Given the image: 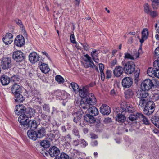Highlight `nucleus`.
Segmentation results:
<instances>
[{"label": "nucleus", "instance_id": "obj_1", "mask_svg": "<svg viewBox=\"0 0 159 159\" xmlns=\"http://www.w3.org/2000/svg\"><path fill=\"white\" fill-rule=\"evenodd\" d=\"M122 64L124 65V70L126 74H130L135 71V64L132 61H128L125 63L122 61Z\"/></svg>", "mask_w": 159, "mask_h": 159}, {"label": "nucleus", "instance_id": "obj_2", "mask_svg": "<svg viewBox=\"0 0 159 159\" xmlns=\"http://www.w3.org/2000/svg\"><path fill=\"white\" fill-rule=\"evenodd\" d=\"M155 105L152 101L148 102L143 110L145 114L149 116L154 112L155 110Z\"/></svg>", "mask_w": 159, "mask_h": 159}, {"label": "nucleus", "instance_id": "obj_3", "mask_svg": "<svg viewBox=\"0 0 159 159\" xmlns=\"http://www.w3.org/2000/svg\"><path fill=\"white\" fill-rule=\"evenodd\" d=\"M1 66L3 69H7L11 66V59L10 57H4L1 59Z\"/></svg>", "mask_w": 159, "mask_h": 159}, {"label": "nucleus", "instance_id": "obj_4", "mask_svg": "<svg viewBox=\"0 0 159 159\" xmlns=\"http://www.w3.org/2000/svg\"><path fill=\"white\" fill-rule=\"evenodd\" d=\"M25 57L24 54L21 51L19 50L14 52L12 55L13 59L17 62L22 61Z\"/></svg>", "mask_w": 159, "mask_h": 159}, {"label": "nucleus", "instance_id": "obj_5", "mask_svg": "<svg viewBox=\"0 0 159 159\" xmlns=\"http://www.w3.org/2000/svg\"><path fill=\"white\" fill-rule=\"evenodd\" d=\"M153 86L154 84L152 80L149 79L144 80L141 84L142 89L145 91L149 90Z\"/></svg>", "mask_w": 159, "mask_h": 159}, {"label": "nucleus", "instance_id": "obj_6", "mask_svg": "<svg viewBox=\"0 0 159 159\" xmlns=\"http://www.w3.org/2000/svg\"><path fill=\"white\" fill-rule=\"evenodd\" d=\"M14 43L17 46L22 47L25 43L24 38L22 35L17 36L14 40Z\"/></svg>", "mask_w": 159, "mask_h": 159}, {"label": "nucleus", "instance_id": "obj_7", "mask_svg": "<svg viewBox=\"0 0 159 159\" xmlns=\"http://www.w3.org/2000/svg\"><path fill=\"white\" fill-rule=\"evenodd\" d=\"M3 42L6 45L10 44L13 40L12 34L11 33H7L2 38Z\"/></svg>", "mask_w": 159, "mask_h": 159}, {"label": "nucleus", "instance_id": "obj_8", "mask_svg": "<svg viewBox=\"0 0 159 159\" xmlns=\"http://www.w3.org/2000/svg\"><path fill=\"white\" fill-rule=\"evenodd\" d=\"M25 107L22 105H16L15 107V112L16 114L18 115H25L26 111Z\"/></svg>", "mask_w": 159, "mask_h": 159}, {"label": "nucleus", "instance_id": "obj_9", "mask_svg": "<svg viewBox=\"0 0 159 159\" xmlns=\"http://www.w3.org/2000/svg\"><path fill=\"white\" fill-rule=\"evenodd\" d=\"M40 57L35 52H33L30 53L29 56V59L30 62L33 64L35 63L38 61H39Z\"/></svg>", "mask_w": 159, "mask_h": 159}, {"label": "nucleus", "instance_id": "obj_10", "mask_svg": "<svg viewBox=\"0 0 159 159\" xmlns=\"http://www.w3.org/2000/svg\"><path fill=\"white\" fill-rule=\"evenodd\" d=\"M143 89L138 90L136 92V96L140 99H145L148 100L150 98L149 94Z\"/></svg>", "mask_w": 159, "mask_h": 159}, {"label": "nucleus", "instance_id": "obj_11", "mask_svg": "<svg viewBox=\"0 0 159 159\" xmlns=\"http://www.w3.org/2000/svg\"><path fill=\"white\" fill-rule=\"evenodd\" d=\"M121 83L124 87L125 88H129L132 84V80L129 77H125L122 80Z\"/></svg>", "mask_w": 159, "mask_h": 159}, {"label": "nucleus", "instance_id": "obj_12", "mask_svg": "<svg viewBox=\"0 0 159 159\" xmlns=\"http://www.w3.org/2000/svg\"><path fill=\"white\" fill-rule=\"evenodd\" d=\"M29 120L28 118L25 115L20 116L18 119V121L21 126H23L22 127L25 128L28 123Z\"/></svg>", "mask_w": 159, "mask_h": 159}, {"label": "nucleus", "instance_id": "obj_13", "mask_svg": "<svg viewBox=\"0 0 159 159\" xmlns=\"http://www.w3.org/2000/svg\"><path fill=\"white\" fill-rule=\"evenodd\" d=\"M85 99L90 105H94L96 103V98L93 94L92 93H89Z\"/></svg>", "mask_w": 159, "mask_h": 159}, {"label": "nucleus", "instance_id": "obj_14", "mask_svg": "<svg viewBox=\"0 0 159 159\" xmlns=\"http://www.w3.org/2000/svg\"><path fill=\"white\" fill-rule=\"evenodd\" d=\"M100 112L105 115H108L111 112L110 107L106 104H103L100 107Z\"/></svg>", "mask_w": 159, "mask_h": 159}, {"label": "nucleus", "instance_id": "obj_15", "mask_svg": "<svg viewBox=\"0 0 159 159\" xmlns=\"http://www.w3.org/2000/svg\"><path fill=\"white\" fill-rule=\"evenodd\" d=\"M48 153L51 157H54L59 155L60 151L57 148L53 146L49 149Z\"/></svg>", "mask_w": 159, "mask_h": 159}, {"label": "nucleus", "instance_id": "obj_16", "mask_svg": "<svg viewBox=\"0 0 159 159\" xmlns=\"http://www.w3.org/2000/svg\"><path fill=\"white\" fill-rule=\"evenodd\" d=\"M79 95L81 98H84L89 94L88 90L86 87H83L79 89Z\"/></svg>", "mask_w": 159, "mask_h": 159}, {"label": "nucleus", "instance_id": "obj_17", "mask_svg": "<svg viewBox=\"0 0 159 159\" xmlns=\"http://www.w3.org/2000/svg\"><path fill=\"white\" fill-rule=\"evenodd\" d=\"M86 111H84L82 110L81 112L79 110L77 112L75 113L74 114V122L76 123H77L82 117V115Z\"/></svg>", "mask_w": 159, "mask_h": 159}, {"label": "nucleus", "instance_id": "obj_18", "mask_svg": "<svg viewBox=\"0 0 159 159\" xmlns=\"http://www.w3.org/2000/svg\"><path fill=\"white\" fill-rule=\"evenodd\" d=\"M123 68L120 66H116L114 68L113 73L116 77H119L122 74Z\"/></svg>", "mask_w": 159, "mask_h": 159}, {"label": "nucleus", "instance_id": "obj_19", "mask_svg": "<svg viewBox=\"0 0 159 159\" xmlns=\"http://www.w3.org/2000/svg\"><path fill=\"white\" fill-rule=\"evenodd\" d=\"M86 100V99H83L80 102V110L81 112L82 110L83 111H85V110L86 111H88V108L90 107V105L88 104V102Z\"/></svg>", "mask_w": 159, "mask_h": 159}, {"label": "nucleus", "instance_id": "obj_20", "mask_svg": "<svg viewBox=\"0 0 159 159\" xmlns=\"http://www.w3.org/2000/svg\"><path fill=\"white\" fill-rule=\"evenodd\" d=\"M27 134L28 137L30 139L33 140H36L38 138L36 131L33 129L28 130L27 132Z\"/></svg>", "mask_w": 159, "mask_h": 159}, {"label": "nucleus", "instance_id": "obj_21", "mask_svg": "<svg viewBox=\"0 0 159 159\" xmlns=\"http://www.w3.org/2000/svg\"><path fill=\"white\" fill-rule=\"evenodd\" d=\"M11 89L12 92L14 95L22 92L21 88L19 85L16 84H14Z\"/></svg>", "mask_w": 159, "mask_h": 159}, {"label": "nucleus", "instance_id": "obj_22", "mask_svg": "<svg viewBox=\"0 0 159 159\" xmlns=\"http://www.w3.org/2000/svg\"><path fill=\"white\" fill-rule=\"evenodd\" d=\"M84 119L86 122L90 123H93L96 121V119L94 116L90 114H87L84 115Z\"/></svg>", "mask_w": 159, "mask_h": 159}, {"label": "nucleus", "instance_id": "obj_23", "mask_svg": "<svg viewBox=\"0 0 159 159\" xmlns=\"http://www.w3.org/2000/svg\"><path fill=\"white\" fill-rule=\"evenodd\" d=\"M39 68L42 72L45 74L48 73L50 70L48 65L44 63L41 64L39 66Z\"/></svg>", "mask_w": 159, "mask_h": 159}, {"label": "nucleus", "instance_id": "obj_24", "mask_svg": "<svg viewBox=\"0 0 159 159\" xmlns=\"http://www.w3.org/2000/svg\"><path fill=\"white\" fill-rule=\"evenodd\" d=\"M11 79L6 75H3L1 77L0 81L3 85H8L10 82Z\"/></svg>", "mask_w": 159, "mask_h": 159}, {"label": "nucleus", "instance_id": "obj_25", "mask_svg": "<svg viewBox=\"0 0 159 159\" xmlns=\"http://www.w3.org/2000/svg\"><path fill=\"white\" fill-rule=\"evenodd\" d=\"M36 132L37 138H42L46 135V131L44 128H40Z\"/></svg>", "mask_w": 159, "mask_h": 159}, {"label": "nucleus", "instance_id": "obj_26", "mask_svg": "<svg viewBox=\"0 0 159 159\" xmlns=\"http://www.w3.org/2000/svg\"><path fill=\"white\" fill-rule=\"evenodd\" d=\"M148 35V30L146 28L144 29L142 32V37L140 40L141 43H143L144 41L147 39Z\"/></svg>", "mask_w": 159, "mask_h": 159}, {"label": "nucleus", "instance_id": "obj_27", "mask_svg": "<svg viewBox=\"0 0 159 159\" xmlns=\"http://www.w3.org/2000/svg\"><path fill=\"white\" fill-rule=\"evenodd\" d=\"M37 126L36 122L34 120H29L28 123L25 128H24V129H26L28 127L31 129H35Z\"/></svg>", "mask_w": 159, "mask_h": 159}, {"label": "nucleus", "instance_id": "obj_28", "mask_svg": "<svg viewBox=\"0 0 159 159\" xmlns=\"http://www.w3.org/2000/svg\"><path fill=\"white\" fill-rule=\"evenodd\" d=\"M88 110V112L94 116L98 115L99 113L98 110L94 106H92L89 107Z\"/></svg>", "mask_w": 159, "mask_h": 159}, {"label": "nucleus", "instance_id": "obj_29", "mask_svg": "<svg viewBox=\"0 0 159 159\" xmlns=\"http://www.w3.org/2000/svg\"><path fill=\"white\" fill-rule=\"evenodd\" d=\"M35 113V110L31 108H29L26 110L25 115L28 118H31L33 116Z\"/></svg>", "mask_w": 159, "mask_h": 159}, {"label": "nucleus", "instance_id": "obj_30", "mask_svg": "<svg viewBox=\"0 0 159 159\" xmlns=\"http://www.w3.org/2000/svg\"><path fill=\"white\" fill-rule=\"evenodd\" d=\"M122 113V112L121 113H119L118 114H117V115L116 117V121L119 122H123L126 120V117Z\"/></svg>", "mask_w": 159, "mask_h": 159}, {"label": "nucleus", "instance_id": "obj_31", "mask_svg": "<svg viewBox=\"0 0 159 159\" xmlns=\"http://www.w3.org/2000/svg\"><path fill=\"white\" fill-rule=\"evenodd\" d=\"M15 96V100L16 102H21L24 100V98L21 93H16L14 95Z\"/></svg>", "mask_w": 159, "mask_h": 159}, {"label": "nucleus", "instance_id": "obj_32", "mask_svg": "<svg viewBox=\"0 0 159 159\" xmlns=\"http://www.w3.org/2000/svg\"><path fill=\"white\" fill-rule=\"evenodd\" d=\"M140 113H137L131 114L129 117V119L132 121H134L136 120L138 118L139 119Z\"/></svg>", "mask_w": 159, "mask_h": 159}, {"label": "nucleus", "instance_id": "obj_33", "mask_svg": "<svg viewBox=\"0 0 159 159\" xmlns=\"http://www.w3.org/2000/svg\"><path fill=\"white\" fill-rule=\"evenodd\" d=\"M153 67V68L150 67L148 68L147 71V73L149 76L154 78L155 75L156 69L154 68V67Z\"/></svg>", "mask_w": 159, "mask_h": 159}, {"label": "nucleus", "instance_id": "obj_34", "mask_svg": "<svg viewBox=\"0 0 159 159\" xmlns=\"http://www.w3.org/2000/svg\"><path fill=\"white\" fill-rule=\"evenodd\" d=\"M139 119H140L145 125H147L149 124L150 121L148 118L141 113Z\"/></svg>", "mask_w": 159, "mask_h": 159}, {"label": "nucleus", "instance_id": "obj_35", "mask_svg": "<svg viewBox=\"0 0 159 159\" xmlns=\"http://www.w3.org/2000/svg\"><path fill=\"white\" fill-rule=\"evenodd\" d=\"M15 22L20 27L22 31L24 34L26 33V31L21 20L19 19H16L15 20Z\"/></svg>", "mask_w": 159, "mask_h": 159}, {"label": "nucleus", "instance_id": "obj_36", "mask_svg": "<svg viewBox=\"0 0 159 159\" xmlns=\"http://www.w3.org/2000/svg\"><path fill=\"white\" fill-rule=\"evenodd\" d=\"M125 94L126 98L128 99L133 97L134 93L131 89H129L125 92Z\"/></svg>", "mask_w": 159, "mask_h": 159}, {"label": "nucleus", "instance_id": "obj_37", "mask_svg": "<svg viewBox=\"0 0 159 159\" xmlns=\"http://www.w3.org/2000/svg\"><path fill=\"white\" fill-rule=\"evenodd\" d=\"M50 143L49 141L47 140H43L41 141L40 145L45 148H48L50 146Z\"/></svg>", "mask_w": 159, "mask_h": 159}, {"label": "nucleus", "instance_id": "obj_38", "mask_svg": "<svg viewBox=\"0 0 159 159\" xmlns=\"http://www.w3.org/2000/svg\"><path fill=\"white\" fill-rule=\"evenodd\" d=\"M61 139L62 141L65 143H69L70 142L71 137L70 134H68L66 136H62Z\"/></svg>", "mask_w": 159, "mask_h": 159}, {"label": "nucleus", "instance_id": "obj_39", "mask_svg": "<svg viewBox=\"0 0 159 159\" xmlns=\"http://www.w3.org/2000/svg\"><path fill=\"white\" fill-rule=\"evenodd\" d=\"M70 85L74 91L75 93H77L79 91V88L78 85L75 82H72L70 84Z\"/></svg>", "mask_w": 159, "mask_h": 159}, {"label": "nucleus", "instance_id": "obj_40", "mask_svg": "<svg viewBox=\"0 0 159 159\" xmlns=\"http://www.w3.org/2000/svg\"><path fill=\"white\" fill-rule=\"evenodd\" d=\"M152 5L153 9H157L159 7V0H151Z\"/></svg>", "mask_w": 159, "mask_h": 159}, {"label": "nucleus", "instance_id": "obj_41", "mask_svg": "<svg viewBox=\"0 0 159 159\" xmlns=\"http://www.w3.org/2000/svg\"><path fill=\"white\" fill-rule=\"evenodd\" d=\"M20 80V78L17 75H14L12 76L11 79V81L15 83L14 84H17Z\"/></svg>", "mask_w": 159, "mask_h": 159}, {"label": "nucleus", "instance_id": "obj_42", "mask_svg": "<svg viewBox=\"0 0 159 159\" xmlns=\"http://www.w3.org/2000/svg\"><path fill=\"white\" fill-rule=\"evenodd\" d=\"M72 133L73 134L75 137L77 138H80V135L79 131L78 129L77 128L75 127L72 130Z\"/></svg>", "mask_w": 159, "mask_h": 159}, {"label": "nucleus", "instance_id": "obj_43", "mask_svg": "<svg viewBox=\"0 0 159 159\" xmlns=\"http://www.w3.org/2000/svg\"><path fill=\"white\" fill-rule=\"evenodd\" d=\"M55 80L59 84H62L64 81V78L61 75H58L55 76Z\"/></svg>", "mask_w": 159, "mask_h": 159}, {"label": "nucleus", "instance_id": "obj_44", "mask_svg": "<svg viewBox=\"0 0 159 159\" xmlns=\"http://www.w3.org/2000/svg\"><path fill=\"white\" fill-rule=\"evenodd\" d=\"M54 159H69V158L67 154L63 153L61 154L59 157H56Z\"/></svg>", "mask_w": 159, "mask_h": 159}, {"label": "nucleus", "instance_id": "obj_45", "mask_svg": "<svg viewBox=\"0 0 159 159\" xmlns=\"http://www.w3.org/2000/svg\"><path fill=\"white\" fill-rule=\"evenodd\" d=\"M82 64L84 67L85 68H88L89 67H90L93 68L95 66V65L93 62H90V63H89V64H88L87 62H85V63H83Z\"/></svg>", "mask_w": 159, "mask_h": 159}, {"label": "nucleus", "instance_id": "obj_46", "mask_svg": "<svg viewBox=\"0 0 159 159\" xmlns=\"http://www.w3.org/2000/svg\"><path fill=\"white\" fill-rule=\"evenodd\" d=\"M98 53L99 52L96 50L94 49L91 52V56H92L93 59L94 60L95 57H97Z\"/></svg>", "mask_w": 159, "mask_h": 159}, {"label": "nucleus", "instance_id": "obj_47", "mask_svg": "<svg viewBox=\"0 0 159 159\" xmlns=\"http://www.w3.org/2000/svg\"><path fill=\"white\" fill-rule=\"evenodd\" d=\"M144 11L145 13L147 14H149L150 11H151L148 4V3H146L144 6Z\"/></svg>", "mask_w": 159, "mask_h": 159}, {"label": "nucleus", "instance_id": "obj_48", "mask_svg": "<svg viewBox=\"0 0 159 159\" xmlns=\"http://www.w3.org/2000/svg\"><path fill=\"white\" fill-rule=\"evenodd\" d=\"M56 138H57L56 137V134H54L51 133L48 135V138L51 141L55 139Z\"/></svg>", "mask_w": 159, "mask_h": 159}, {"label": "nucleus", "instance_id": "obj_49", "mask_svg": "<svg viewBox=\"0 0 159 159\" xmlns=\"http://www.w3.org/2000/svg\"><path fill=\"white\" fill-rule=\"evenodd\" d=\"M125 110L129 113H132L134 111V109L132 106H127Z\"/></svg>", "mask_w": 159, "mask_h": 159}, {"label": "nucleus", "instance_id": "obj_50", "mask_svg": "<svg viewBox=\"0 0 159 159\" xmlns=\"http://www.w3.org/2000/svg\"><path fill=\"white\" fill-rule=\"evenodd\" d=\"M124 57L125 59H127L131 60L134 59V57L133 56L128 53H125Z\"/></svg>", "mask_w": 159, "mask_h": 159}, {"label": "nucleus", "instance_id": "obj_51", "mask_svg": "<svg viewBox=\"0 0 159 159\" xmlns=\"http://www.w3.org/2000/svg\"><path fill=\"white\" fill-rule=\"evenodd\" d=\"M147 99H141L139 102V104L140 106L143 107L145 103L148 101Z\"/></svg>", "mask_w": 159, "mask_h": 159}, {"label": "nucleus", "instance_id": "obj_52", "mask_svg": "<svg viewBox=\"0 0 159 159\" xmlns=\"http://www.w3.org/2000/svg\"><path fill=\"white\" fill-rule=\"evenodd\" d=\"M84 57L85 58L84 59V60L85 62L90 63V62H93L91 57L87 54L84 55Z\"/></svg>", "mask_w": 159, "mask_h": 159}, {"label": "nucleus", "instance_id": "obj_53", "mask_svg": "<svg viewBox=\"0 0 159 159\" xmlns=\"http://www.w3.org/2000/svg\"><path fill=\"white\" fill-rule=\"evenodd\" d=\"M158 119L156 116H153L151 118V120L152 123L155 125L159 121Z\"/></svg>", "mask_w": 159, "mask_h": 159}, {"label": "nucleus", "instance_id": "obj_54", "mask_svg": "<svg viewBox=\"0 0 159 159\" xmlns=\"http://www.w3.org/2000/svg\"><path fill=\"white\" fill-rule=\"evenodd\" d=\"M43 110L47 112H50V109L49 107V105L48 104H44L42 105Z\"/></svg>", "mask_w": 159, "mask_h": 159}, {"label": "nucleus", "instance_id": "obj_55", "mask_svg": "<svg viewBox=\"0 0 159 159\" xmlns=\"http://www.w3.org/2000/svg\"><path fill=\"white\" fill-rule=\"evenodd\" d=\"M80 145L83 147H85L88 145L87 143L84 139H80Z\"/></svg>", "mask_w": 159, "mask_h": 159}, {"label": "nucleus", "instance_id": "obj_56", "mask_svg": "<svg viewBox=\"0 0 159 159\" xmlns=\"http://www.w3.org/2000/svg\"><path fill=\"white\" fill-rule=\"evenodd\" d=\"M153 66L154 67V68L156 69L159 70V59L155 60L153 62Z\"/></svg>", "mask_w": 159, "mask_h": 159}, {"label": "nucleus", "instance_id": "obj_57", "mask_svg": "<svg viewBox=\"0 0 159 159\" xmlns=\"http://www.w3.org/2000/svg\"><path fill=\"white\" fill-rule=\"evenodd\" d=\"M152 99L154 101L159 100V93H155L153 94Z\"/></svg>", "mask_w": 159, "mask_h": 159}, {"label": "nucleus", "instance_id": "obj_58", "mask_svg": "<svg viewBox=\"0 0 159 159\" xmlns=\"http://www.w3.org/2000/svg\"><path fill=\"white\" fill-rule=\"evenodd\" d=\"M70 39L71 42L75 44L77 43L75 39V36L73 33L71 34L70 36Z\"/></svg>", "mask_w": 159, "mask_h": 159}, {"label": "nucleus", "instance_id": "obj_59", "mask_svg": "<svg viewBox=\"0 0 159 159\" xmlns=\"http://www.w3.org/2000/svg\"><path fill=\"white\" fill-rule=\"evenodd\" d=\"M33 100L35 102L39 103V104H41L42 103V99L40 97H34L33 98Z\"/></svg>", "mask_w": 159, "mask_h": 159}, {"label": "nucleus", "instance_id": "obj_60", "mask_svg": "<svg viewBox=\"0 0 159 159\" xmlns=\"http://www.w3.org/2000/svg\"><path fill=\"white\" fill-rule=\"evenodd\" d=\"M155 56L157 58H159V47L157 48L154 51Z\"/></svg>", "mask_w": 159, "mask_h": 159}, {"label": "nucleus", "instance_id": "obj_61", "mask_svg": "<svg viewBox=\"0 0 159 159\" xmlns=\"http://www.w3.org/2000/svg\"><path fill=\"white\" fill-rule=\"evenodd\" d=\"M81 44L84 48L85 50L86 51L88 50L89 48V47L86 43H81Z\"/></svg>", "mask_w": 159, "mask_h": 159}, {"label": "nucleus", "instance_id": "obj_62", "mask_svg": "<svg viewBox=\"0 0 159 159\" xmlns=\"http://www.w3.org/2000/svg\"><path fill=\"white\" fill-rule=\"evenodd\" d=\"M107 75V78H110L111 76V71L110 70H107L106 72Z\"/></svg>", "mask_w": 159, "mask_h": 159}, {"label": "nucleus", "instance_id": "obj_63", "mask_svg": "<svg viewBox=\"0 0 159 159\" xmlns=\"http://www.w3.org/2000/svg\"><path fill=\"white\" fill-rule=\"evenodd\" d=\"M80 139H78L77 140H75L73 141V144L74 145L77 146L80 145Z\"/></svg>", "mask_w": 159, "mask_h": 159}, {"label": "nucleus", "instance_id": "obj_64", "mask_svg": "<svg viewBox=\"0 0 159 159\" xmlns=\"http://www.w3.org/2000/svg\"><path fill=\"white\" fill-rule=\"evenodd\" d=\"M99 65L100 72H103L104 68V65L102 63H100Z\"/></svg>", "mask_w": 159, "mask_h": 159}]
</instances>
